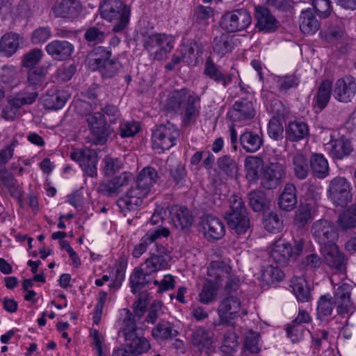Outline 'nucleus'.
Returning a JSON list of instances; mask_svg holds the SVG:
<instances>
[{"label":"nucleus","mask_w":356,"mask_h":356,"mask_svg":"<svg viewBox=\"0 0 356 356\" xmlns=\"http://www.w3.org/2000/svg\"><path fill=\"white\" fill-rule=\"evenodd\" d=\"M159 176L156 169L151 166L144 168L126 193L117 200V205L124 215L135 211L142 204L143 200L151 193Z\"/></svg>","instance_id":"f257e3e1"},{"label":"nucleus","mask_w":356,"mask_h":356,"mask_svg":"<svg viewBox=\"0 0 356 356\" xmlns=\"http://www.w3.org/2000/svg\"><path fill=\"white\" fill-rule=\"evenodd\" d=\"M200 101L199 96L186 88H182L174 90L169 95L165 108L169 113L181 115L184 125H188L195 122L199 115Z\"/></svg>","instance_id":"f03ea898"},{"label":"nucleus","mask_w":356,"mask_h":356,"mask_svg":"<svg viewBox=\"0 0 356 356\" xmlns=\"http://www.w3.org/2000/svg\"><path fill=\"white\" fill-rule=\"evenodd\" d=\"M121 316L123 320L119 333L124 338L127 346L134 356L147 353L151 348L149 341L138 333L139 328L135 324L134 316L127 309L121 311Z\"/></svg>","instance_id":"7ed1b4c3"},{"label":"nucleus","mask_w":356,"mask_h":356,"mask_svg":"<svg viewBox=\"0 0 356 356\" xmlns=\"http://www.w3.org/2000/svg\"><path fill=\"white\" fill-rule=\"evenodd\" d=\"M102 18L113 22L112 31L122 32L127 26L130 17V8L123 4L121 0H105L100 6Z\"/></svg>","instance_id":"20e7f679"},{"label":"nucleus","mask_w":356,"mask_h":356,"mask_svg":"<svg viewBox=\"0 0 356 356\" xmlns=\"http://www.w3.org/2000/svg\"><path fill=\"white\" fill-rule=\"evenodd\" d=\"M143 44L151 58L161 60L165 58L174 48L175 38L165 33L147 34L143 36Z\"/></svg>","instance_id":"39448f33"},{"label":"nucleus","mask_w":356,"mask_h":356,"mask_svg":"<svg viewBox=\"0 0 356 356\" xmlns=\"http://www.w3.org/2000/svg\"><path fill=\"white\" fill-rule=\"evenodd\" d=\"M230 207L226 212L225 218L228 225L238 234L246 232L250 227V220L242 198L232 195L229 199Z\"/></svg>","instance_id":"423d86ee"},{"label":"nucleus","mask_w":356,"mask_h":356,"mask_svg":"<svg viewBox=\"0 0 356 356\" xmlns=\"http://www.w3.org/2000/svg\"><path fill=\"white\" fill-rule=\"evenodd\" d=\"M304 243L302 239L294 240L292 247L282 241H276L269 251V261L280 266H286L290 258L295 260L302 253Z\"/></svg>","instance_id":"0eeeda50"},{"label":"nucleus","mask_w":356,"mask_h":356,"mask_svg":"<svg viewBox=\"0 0 356 356\" xmlns=\"http://www.w3.org/2000/svg\"><path fill=\"white\" fill-rule=\"evenodd\" d=\"M111 53L103 47L94 49L89 59V65L93 70H99L102 76L111 78L118 73L121 64L113 59H110Z\"/></svg>","instance_id":"6e6552de"},{"label":"nucleus","mask_w":356,"mask_h":356,"mask_svg":"<svg viewBox=\"0 0 356 356\" xmlns=\"http://www.w3.org/2000/svg\"><path fill=\"white\" fill-rule=\"evenodd\" d=\"M179 137V130L170 122L160 124L152 135V147L158 153H162L175 145Z\"/></svg>","instance_id":"1a4fd4ad"},{"label":"nucleus","mask_w":356,"mask_h":356,"mask_svg":"<svg viewBox=\"0 0 356 356\" xmlns=\"http://www.w3.org/2000/svg\"><path fill=\"white\" fill-rule=\"evenodd\" d=\"M86 120L90 131L92 144L104 145L113 132L107 124L104 115L102 112L89 113L86 115Z\"/></svg>","instance_id":"9d476101"},{"label":"nucleus","mask_w":356,"mask_h":356,"mask_svg":"<svg viewBox=\"0 0 356 356\" xmlns=\"http://www.w3.org/2000/svg\"><path fill=\"white\" fill-rule=\"evenodd\" d=\"M350 183L343 177H336L329 183L328 198L336 206L346 207L352 200Z\"/></svg>","instance_id":"9b49d317"},{"label":"nucleus","mask_w":356,"mask_h":356,"mask_svg":"<svg viewBox=\"0 0 356 356\" xmlns=\"http://www.w3.org/2000/svg\"><path fill=\"white\" fill-rule=\"evenodd\" d=\"M170 259V252L166 246L156 243L149 251V257L142 266L154 275L160 270L168 268Z\"/></svg>","instance_id":"f8f14e48"},{"label":"nucleus","mask_w":356,"mask_h":356,"mask_svg":"<svg viewBox=\"0 0 356 356\" xmlns=\"http://www.w3.org/2000/svg\"><path fill=\"white\" fill-rule=\"evenodd\" d=\"M252 22V17L246 9H236L224 14L220 26L227 32L234 33L247 29Z\"/></svg>","instance_id":"ddd939ff"},{"label":"nucleus","mask_w":356,"mask_h":356,"mask_svg":"<svg viewBox=\"0 0 356 356\" xmlns=\"http://www.w3.org/2000/svg\"><path fill=\"white\" fill-rule=\"evenodd\" d=\"M311 232L321 248L335 243L338 238V234L334 224L326 219L315 221L312 225Z\"/></svg>","instance_id":"4468645a"},{"label":"nucleus","mask_w":356,"mask_h":356,"mask_svg":"<svg viewBox=\"0 0 356 356\" xmlns=\"http://www.w3.org/2000/svg\"><path fill=\"white\" fill-rule=\"evenodd\" d=\"M70 158L77 162L88 176H97L98 158L95 150L89 148L76 149L70 153Z\"/></svg>","instance_id":"2eb2a0df"},{"label":"nucleus","mask_w":356,"mask_h":356,"mask_svg":"<svg viewBox=\"0 0 356 356\" xmlns=\"http://www.w3.org/2000/svg\"><path fill=\"white\" fill-rule=\"evenodd\" d=\"M256 111L252 100L248 97L236 100L227 113L233 122L245 124L255 116Z\"/></svg>","instance_id":"dca6fc26"},{"label":"nucleus","mask_w":356,"mask_h":356,"mask_svg":"<svg viewBox=\"0 0 356 356\" xmlns=\"http://www.w3.org/2000/svg\"><path fill=\"white\" fill-rule=\"evenodd\" d=\"M241 302L237 296H228L222 298L217 312L219 316V322L214 325H228L234 319L241 309Z\"/></svg>","instance_id":"f3484780"},{"label":"nucleus","mask_w":356,"mask_h":356,"mask_svg":"<svg viewBox=\"0 0 356 356\" xmlns=\"http://www.w3.org/2000/svg\"><path fill=\"white\" fill-rule=\"evenodd\" d=\"M38 94L37 92H22L8 101L2 111V117L6 120H13L17 116L19 108L25 105L33 104Z\"/></svg>","instance_id":"a211bd4d"},{"label":"nucleus","mask_w":356,"mask_h":356,"mask_svg":"<svg viewBox=\"0 0 356 356\" xmlns=\"http://www.w3.org/2000/svg\"><path fill=\"white\" fill-rule=\"evenodd\" d=\"M286 177V167L284 165L275 162L270 163L264 169L261 177V185L268 190L279 186Z\"/></svg>","instance_id":"6ab92c4d"},{"label":"nucleus","mask_w":356,"mask_h":356,"mask_svg":"<svg viewBox=\"0 0 356 356\" xmlns=\"http://www.w3.org/2000/svg\"><path fill=\"white\" fill-rule=\"evenodd\" d=\"M332 88V95L336 100L348 103L356 94L355 79L351 76H345L337 79Z\"/></svg>","instance_id":"aec40b11"},{"label":"nucleus","mask_w":356,"mask_h":356,"mask_svg":"<svg viewBox=\"0 0 356 356\" xmlns=\"http://www.w3.org/2000/svg\"><path fill=\"white\" fill-rule=\"evenodd\" d=\"M200 230L209 241H218L225 235V227L218 218L207 215L202 218L200 224Z\"/></svg>","instance_id":"412c9836"},{"label":"nucleus","mask_w":356,"mask_h":356,"mask_svg":"<svg viewBox=\"0 0 356 356\" xmlns=\"http://www.w3.org/2000/svg\"><path fill=\"white\" fill-rule=\"evenodd\" d=\"M170 235V230L167 227H159L149 230L136 244L133 250L132 255L134 258H139L145 253L148 247L157 243L156 241L161 238H167Z\"/></svg>","instance_id":"4be33fe9"},{"label":"nucleus","mask_w":356,"mask_h":356,"mask_svg":"<svg viewBox=\"0 0 356 356\" xmlns=\"http://www.w3.org/2000/svg\"><path fill=\"white\" fill-rule=\"evenodd\" d=\"M325 262L332 269L344 275L346 271V262L344 256L341 253L335 243L321 248Z\"/></svg>","instance_id":"5701e85b"},{"label":"nucleus","mask_w":356,"mask_h":356,"mask_svg":"<svg viewBox=\"0 0 356 356\" xmlns=\"http://www.w3.org/2000/svg\"><path fill=\"white\" fill-rule=\"evenodd\" d=\"M204 74L215 83L220 84L223 88H226L233 81V74L222 72L220 67L210 57L205 61Z\"/></svg>","instance_id":"b1692460"},{"label":"nucleus","mask_w":356,"mask_h":356,"mask_svg":"<svg viewBox=\"0 0 356 356\" xmlns=\"http://www.w3.org/2000/svg\"><path fill=\"white\" fill-rule=\"evenodd\" d=\"M74 45L66 40H55L48 43L45 51L56 60H65L70 58L74 51Z\"/></svg>","instance_id":"393cba45"},{"label":"nucleus","mask_w":356,"mask_h":356,"mask_svg":"<svg viewBox=\"0 0 356 356\" xmlns=\"http://www.w3.org/2000/svg\"><path fill=\"white\" fill-rule=\"evenodd\" d=\"M352 286L347 283H342L335 290L334 301L337 312L339 314L353 312V305L350 301Z\"/></svg>","instance_id":"a878e982"},{"label":"nucleus","mask_w":356,"mask_h":356,"mask_svg":"<svg viewBox=\"0 0 356 356\" xmlns=\"http://www.w3.org/2000/svg\"><path fill=\"white\" fill-rule=\"evenodd\" d=\"M170 220L177 229H184L191 226L193 218L186 207L173 205L170 209Z\"/></svg>","instance_id":"bb28decb"},{"label":"nucleus","mask_w":356,"mask_h":356,"mask_svg":"<svg viewBox=\"0 0 356 356\" xmlns=\"http://www.w3.org/2000/svg\"><path fill=\"white\" fill-rule=\"evenodd\" d=\"M190 341L195 349L202 353L211 347L213 334L209 330L203 327H195L191 330Z\"/></svg>","instance_id":"cd10ccee"},{"label":"nucleus","mask_w":356,"mask_h":356,"mask_svg":"<svg viewBox=\"0 0 356 356\" xmlns=\"http://www.w3.org/2000/svg\"><path fill=\"white\" fill-rule=\"evenodd\" d=\"M254 11L257 19L256 28L259 31L273 32L277 29L278 22L268 9L261 6H256Z\"/></svg>","instance_id":"c85d7f7f"},{"label":"nucleus","mask_w":356,"mask_h":356,"mask_svg":"<svg viewBox=\"0 0 356 356\" xmlns=\"http://www.w3.org/2000/svg\"><path fill=\"white\" fill-rule=\"evenodd\" d=\"M132 179L131 173L124 172L102 184L100 188L102 191L108 196L117 195L122 191L123 188L127 186Z\"/></svg>","instance_id":"c756f323"},{"label":"nucleus","mask_w":356,"mask_h":356,"mask_svg":"<svg viewBox=\"0 0 356 356\" xmlns=\"http://www.w3.org/2000/svg\"><path fill=\"white\" fill-rule=\"evenodd\" d=\"M333 92L332 83L328 79L323 80L319 85L313 100L316 112L322 111L328 104Z\"/></svg>","instance_id":"7c9ffc66"},{"label":"nucleus","mask_w":356,"mask_h":356,"mask_svg":"<svg viewBox=\"0 0 356 356\" xmlns=\"http://www.w3.org/2000/svg\"><path fill=\"white\" fill-rule=\"evenodd\" d=\"M154 281V275L144 267L135 268L130 275L129 284L131 291L136 294Z\"/></svg>","instance_id":"2f4dec72"},{"label":"nucleus","mask_w":356,"mask_h":356,"mask_svg":"<svg viewBox=\"0 0 356 356\" xmlns=\"http://www.w3.org/2000/svg\"><path fill=\"white\" fill-rule=\"evenodd\" d=\"M318 209L314 203L302 202L296 211L294 223L298 227H305L317 214Z\"/></svg>","instance_id":"473e14b6"},{"label":"nucleus","mask_w":356,"mask_h":356,"mask_svg":"<svg viewBox=\"0 0 356 356\" xmlns=\"http://www.w3.org/2000/svg\"><path fill=\"white\" fill-rule=\"evenodd\" d=\"M81 11L78 0H62L54 8V13L60 17H75Z\"/></svg>","instance_id":"72a5a7b5"},{"label":"nucleus","mask_w":356,"mask_h":356,"mask_svg":"<svg viewBox=\"0 0 356 356\" xmlns=\"http://www.w3.org/2000/svg\"><path fill=\"white\" fill-rule=\"evenodd\" d=\"M284 274L278 266H273V264L263 266L259 274L257 279L261 280L265 285L270 286L284 278Z\"/></svg>","instance_id":"f704fd0d"},{"label":"nucleus","mask_w":356,"mask_h":356,"mask_svg":"<svg viewBox=\"0 0 356 356\" xmlns=\"http://www.w3.org/2000/svg\"><path fill=\"white\" fill-rule=\"evenodd\" d=\"M69 97L70 95L65 90L49 91L44 97V104L48 109L58 110L65 106Z\"/></svg>","instance_id":"c9c22d12"},{"label":"nucleus","mask_w":356,"mask_h":356,"mask_svg":"<svg viewBox=\"0 0 356 356\" xmlns=\"http://www.w3.org/2000/svg\"><path fill=\"white\" fill-rule=\"evenodd\" d=\"M234 45L233 36L228 33H223L213 38L212 48L214 52L222 56L232 51Z\"/></svg>","instance_id":"e433bc0d"},{"label":"nucleus","mask_w":356,"mask_h":356,"mask_svg":"<svg viewBox=\"0 0 356 356\" xmlns=\"http://www.w3.org/2000/svg\"><path fill=\"white\" fill-rule=\"evenodd\" d=\"M239 140L244 150L250 153L258 151L264 143L261 136L250 131L243 133Z\"/></svg>","instance_id":"4c0bfd02"},{"label":"nucleus","mask_w":356,"mask_h":356,"mask_svg":"<svg viewBox=\"0 0 356 356\" xmlns=\"http://www.w3.org/2000/svg\"><path fill=\"white\" fill-rule=\"evenodd\" d=\"M308 135V126L303 122H291L286 127V137L291 142L300 141Z\"/></svg>","instance_id":"58836bf2"},{"label":"nucleus","mask_w":356,"mask_h":356,"mask_svg":"<svg viewBox=\"0 0 356 356\" xmlns=\"http://www.w3.org/2000/svg\"><path fill=\"white\" fill-rule=\"evenodd\" d=\"M19 35L15 33L4 34L0 40V54L6 57H10L19 47Z\"/></svg>","instance_id":"ea45409f"},{"label":"nucleus","mask_w":356,"mask_h":356,"mask_svg":"<svg viewBox=\"0 0 356 356\" xmlns=\"http://www.w3.org/2000/svg\"><path fill=\"white\" fill-rule=\"evenodd\" d=\"M296 188L294 184L288 183L284 186V191L280 195L278 204L284 211H291L297 203Z\"/></svg>","instance_id":"a19ab883"},{"label":"nucleus","mask_w":356,"mask_h":356,"mask_svg":"<svg viewBox=\"0 0 356 356\" xmlns=\"http://www.w3.org/2000/svg\"><path fill=\"white\" fill-rule=\"evenodd\" d=\"M299 26L305 34H313L320 28V24L311 10L302 11L299 17Z\"/></svg>","instance_id":"79ce46f5"},{"label":"nucleus","mask_w":356,"mask_h":356,"mask_svg":"<svg viewBox=\"0 0 356 356\" xmlns=\"http://www.w3.org/2000/svg\"><path fill=\"white\" fill-rule=\"evenodd\" d=\"M326 149L330 155L335 159H342L353 151L350 142L344 140H331L327 145Z\"/></svg>","instance_id":"37998d69"},{"label":"nucleus","mask_w":356,"mask_h":356,"mask_svg":"<svg viewBox=\"0 0 356 356\" xmlns=\"http://www.w3.org/2000/svg\"><path fill=\"white\" fill-rule=\"evenodd\" d=\"M232 272V268L222 261H211L207 268V275L209 280L219 284L222 277H227Z\"/></svg>","instance_id":"c03bdc74"},{"label":"nucleus","mask_w":356,"mask_h":356,"mask_svg":"<svg viewBox=\"0 0 356 356\" xmlns=\"http://www.w3.org/2000/svg\"><path fill=\"white\" fill-rule=\"evenodd\" d=\"M309 162L312 171L315 177L324 179L328 176V162L322 154H313Z\"/></svg>","instance_id":"a18cd8bd"},{"label":"nucleus","mask_w":356,"mask_h":356,"mask_svg":"<svg viewBox=\"0 0 356 356\" xmlns=\"http://www.w3.org/2000/svg\"><path fill=\"white\" fill-rule=\"evenodd\" d=\"M250 207L255 212H261L268 208L269 200L266 193L261 190H253L248 194Z\"/></svg>","instance_id":"49530a36"},{"label":"nucleus","mask_w":356,"mask_h":356,"mask_svg":"<svg viewBox=\"0 0 356 356\" xmlns=\"http://www.w3.org/2000/svg\"><path fill=\"white\" fill-rule=\"evenodd\" d=\"M178 331L168 321H161L152 330V335L156 339L165 340L176 337Z\"/></svg>","instance_id":"de8ad7c7"},{"label":"nucleus","mask_w":356,"mask_h":356,"mask_svg":"<svg viewBox=\"0 0 356 356\" xmlns=\"http://www.w3.org/2000/svg\"><path fill=\"white\" fill-rule=\"evenodd\" d=\"M213 15V10L211 7L198 5L193 9V24L200 29L205 28L209 24L208 19Z\"/></svg>","instance_id":"09e8293b"},{"label":"nucleus","mask_w":356,"mask_h":356,"mask_svg":"<svg viewBox=\"0 0 356 356\" xmlns=\"http://www.w3.org/2000/svg\"><path fill=\"white\" fill-rule=\"evenodd\" d=\"M219 284L211 280H207L202 285L198 295V301L204 305H209L215 301L218 296Z\"/></svg>","instance_id":"8fccbe9b"},{"label":"nucleus","mask_w":356,"mask_h":356,"mask_svg":"<svg viewBox=\"0 0 356 356\" xmlns=\"http://www.w3.org/2000/svg\"><path fill=\"white\" fill-rule=\"evenodd\" d=\"M290 286L298 301L305 302L309 300V289L303 277H293L291 280Z\"/></svg>","instance_id":"3c124183"},{"label":"nucleus","mask_w":356,"mask_h":356,"mask_svg":"<svg viewBox=\"0 0 356 356\" xmlns=\"http://www.w3.org/2000/svg\"><path fill=\"white\" fill-rule=\"evenodd\" d=\"M217 166L219 170L228 177L237 175L238 165L236 160L229 155H223L217 159Z\"/></svg>","instance_id":"603ef678"},{"label":"nucleus","mask_w":356,"mask_h":356,"mask_svg":"<svg viewBox=\"0 0 356 356\" xmlns=\"http://www.w3.org/2000/svg\"><path fill=\"white\" fill-rule=\"evenodd\" d=\"M262 160L256 156H248L245 160L246 177L249 181H255L259 177Z\"/></svg>","instance_id":"864d4df0"},{"label":"nucleus","mask_w":356,"mask_h":356,"mask_svg":"<svg viewBox=\"0 0 356 356\" xmlns=\"http://www.w3.org/2000/svg\"><path fill=\"white\" fill-rule=\"evenodd\" d=\"M309 161L301 154H297L293 156L292 164L295 176L299 179H305L309 174Z\"/></svg>","instance_id":"5fc2aeb1"},{"label":"nucleus","mask_w":356,"mask_h":356,"mask_svg":"<svg viewBox=\"0 0 356 356\" xmlns=\"http://www.w3.org/2000/svg\"><path fill=\"white\" fill-rule=\"evenodd\" d=\"M334 305H336L335 301H334L330 294L321 296L317 305L318 318L323 320L325 317L330 316L332 314Z\"/></svg>","instance_id":"6e6d98bb"},{"label":"nucleus","mask_w":356,"mask_h":356,"mask_svg":"<svg viewBox=\"0 0 356 356\" xmlns=\"http://www.w3.org/2000/svg\"><path fill=\"white\" fill-rule=\"evenodd\" d=\"M338 226L343 230L356 227V207L352 206L346 211L339 213L337 220Z\"/></svg>","instance_id":"4d7b16f0"},{"label":"nucleus","mask_w":356,"mask_h":356,"mask_svg":"<svg viewBox=\"0 0 356 356\" xmlns=\"http://www.w3.org/2000/svg\"><path fill=\"white\" fill-rule=\"evenodd\" d=\"M302 190L304 192V202L314 203L318 207L319 201L321 198V187L311 182H305L302 186Z\"/></svg>","instance_id":"13d9d810"},{"label":"nucleus","mask_w":356,"mask_h":356,"mask_svg":"<svg viewBox=\"0 0 356 356\" xmlns=\"http://www.w3.org/2000/svg\"><path fill=\"white\" fill-rule=\"evenodd\" d=\"M0 80L11 88L17 86L19 82L17 69L13 65L3 66L0 72Z\"/></svg>","instance_id":"bf43d9fd"},{"label":"nucleus","mask_w":356,"mask_h":356,"mask_svg":"<svg viewBox=\"0 0 356 356\" xmlns=\"http://www.w3.org/2000/svg\"><path fill=\"white\" fill-rule=\"evenodd\" d=\"M46 72L44 68L37 67L29 70L27 74L28 86L37 89L45 83Z\"/></svg>","instance_id":"052dcab7"},{"label":"nucleus","mask_w":356,"mask_h":356,"mask_svg":"<svg viewBox=\"0 0 356 356\" xmlns=\"http://www.w3.org/2000/svg\"><path fill=\"white\" fill-rule=\"evenodd\" d=\"M140 130V124L134 120H124L120 122L118 133L122 138L133 137Z\"/></svg>","instance_id":"680f3d73"},{"label":"nucleus","mask_w":356,"mask_h":356,"mask_svg":"<svg viewBox=\"0 0 356 356\" xmlns=\"http://www.w3.org/2000/svg\"><path fill=\"white\" fill-rule=\"evenodd\" d=\"M277 87L281 92H286L290 88H296L300 83V79L296 74H288L275 78Z\"/></svg>","instance_id":"e2e57ef3"},{"label":"nucleus","mask_w":356,"mask_h":356,"mask_svg":"<svg viewBox=\"0 0 356 356\" xmlns=\"http://www.w3.org/2000/svg\"><path fill=\"white\" fill-rule=\"evenodd\" d=\"M260 335L254 331H249L245 334L244 348L250 353H258L261 350L259 344Z\"/></svg>","instance_id":"0e129e2a"},{"label":"nucleus","mask_w":356,"mask_h":356,"mask_svg":"<svg viewBox=\"0 0 356 356\" xmlns=\"http://www.w3.org/2000/svg\"><path fill=\"white\" fill-rule=\"evenodd\" d=\"M1 180L13 197H21L22 191L19 188V184L11 173L4 172L1 176Z\"/></svg>","instance_id":"69168bd1"},{"label":"nucleus","mask_w":356,"mask_h":356,"mask_svg":"<svg viewBox=\"0 0 356 356\" xmlns=\"http://www.w3.org/2000/svg\"><path fill=\"white\" fill-rule=\"evenodd\" d=\"M44 54L42 49L35 48L24 55L22 58V65L25 67H33L38 64Z\"/></svg>","instance_id":"338daca9"},{"label":"nucleus","mask_w":356,"mask_h":356,"mask_svg":"<svg viewBox=\"0 0 356 356\" xmlns=\"http://www.w3.org/2000/svg\"><path fill=\"white\" fill-rule=\"evenodd\" d=\"M264 227L270 232H278L282 227V220L277 213H270L264 220Z\"/></svg>","instance_id":"774afa93"}]
</instances>
